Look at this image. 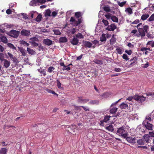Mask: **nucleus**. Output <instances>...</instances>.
<instances>
[{"mask_svg":"<svg viewBox=\"0 0 154 154\" xmlns=\"http://www.w3.org/2000/svg\"><path fill=\"white\" fill-rule=\"evenodd\" d=\"M116 51L117 53L119 54H122L123 52V51L119 48H117L116 49Z\"/></svg>","mask_w":154,"mask_h":154,"instance_id":"a18cd8bd","label":"nucleus"},{"mask_svg":"<svg viewBox=\"0 0 154 154\" xmlns=\"http://www.w3.org/2000/svg\"><path fill=\"white\" fill-rule=\"evenodd\" d=\"M0 39L1 42H4L5 43H6L7 42V39L4 36H2L0 37Z\"/></svg>","mask_w":154,"mask_h":154,"instance_id":"7c9ffc66","label":"nucleus"},{"mask_svg":"<svg viewBox=\"0 0 154 154\" xmlns=\"http://www.w3.org/2000/svg\"><path fill=\"white\" fill-rule=\"evenodd\" d=\"M111 19L114 22L118 23V18L116 16H112L111 17Z\"/></svg>","mask_w":154,"mask_h":154,"instance_id":"473e14b6","label":"nucleus"},{"mask_svg":"<svg viewBox=\"0 0 154 154\" xmlns=\"http://www.w3.org/2000/svg\"><path fill=\"white\" fill-rule=\"evenodd\" d=\"M84 46L85 48H91L92 45V44L89 41H85L83 42Z\"/></svg>","mask_w":154,"mask_h":154,"instance_id":"dca6fc26","label":"nucleus"},{"mask_svg":"<svg viewBox=\"0 0 154 154\" xmlns=\"http://www.w3.org/2000/svg\"><path fill=\"white\" fill-rule=\"evenodd\" d=\"M111 14L110 13H109L108 14H105V16L106 17V19L107 20L109 19H111Z\"/></svg>","mask_w":154,"mask_h":154,"instance_id":"6e6d98bb","label":"nucleus"},{"mask_svg":"<svg viewBox=\"0 0 154 154\" xmlns=\"http://www.w3.org/2000/svg\"><path fill=\"white\" fill-rule=\"evenodd\" d=\"M140 21L138 19H137L132 23V24H137L139 23Z\"/></svg>","mask_w":154,"mask_h":154,"instance_id":"e2e57ef3","label":"nucleus"},{"mask_svg":"<svg viewBox=\"0 0 154 154\" xmlns=\"http://www.w3.org/2000/svg\"><path fill=\"white\" fill-rule=\"evenodd\" d=\"M133 99L140 103L146 100V97L143 95H135L134 96Z\"/></svg>","mask_w":154,"mask_h":154,"instance_id":"f03ea898","label":"nucleus"},{"mask_svg":"<svg viewBox=\"0 0 154 154\" xmlns=\"http://www.w3.org/2000/svg\"><path fill=\"white\" fill-rule=\"evenodd\" d=\"M117 133L121 135L122 137L126 138L128 136V132L127 131L125 126H123L118 128L117 131Z\"/></svg>","mask_w":154,"mask_h":154,"instance_id":"f257e3e1","label":"nucleus"},{"mask_svg":"<svg viewBox=\"0 0 154 154\" xmlns=\"http://www.w3.org/2000/svg\"><path fill=\"white\" fill-rule=\"evenodd\" d=\"M7 151L5 148H2L0 150V154H6Z\"/></svg>","mask_w":154,"mask_h":154,"instance_id":"bb28decb","label":"nucleus"},{"mask_svg":"<svg viewBox=\"0 0 154 154\" xmlns=\"http://www.w3.org/2000/svg\"><path fill=\"white\" fill-rule=\"evenodd\" d=\"M54 32L56 35H60L61 33L60 31L57 30H54Z\"/></svg>","mask_w":154,"mask_h":154,"instance_id":"5fc2aeb1","label":"nucleus"},{"mask_svg":"<svg viewBox=\"0 0 154 154\" xmlns=\"http://www.w3.org/2000/svg\"><path fill=\"white\" fill-rule=\"evenodd\" d=\"M125 11L130 14L133 13L132 9L130 7L127 8L125 10Z\"/></svg>","mask_w":154,"mask_h":154,"instance_id":"2f4dec72","label":"nucleus"},{"mask_svg":"<svg viewBox=\"0 0 154 154\" xmlns=\"http://www.w3.org/2000/svg\"><path fill=\"white\" fill-rule=\"evenodd\" d=\"M100 40L102 42L106 41V39L105 36V34H103L102 35V36L100 38Z\"/></svg>","mask_w":154,"mask_h":154,"instance_id":"72a5a7b5","label":"nucleus"},{"mask_svg":"<svg viewBox=\"0 0 154 154\" xmlns=\"http://www.w3.org/2000/svg\"><path fill=\"white\" fill-rule=\"evenodd\" d=\"M78 102L79 103H82L85 104L89 101V99H83L82 97H78Z\"/></svg>","mask_w":154,"mask_h":154,"instance_id":"423d86ee","label":"nucleus"},{"mask_svg":"<svg viewBox=\"0 0 154 154\" xmlns=\"http://www.w3.org/2000/svg\"><path fill=\"white\" fill-rule=\"evenodd\" d=\"M122 58L123 59L127 61L129 60V58H128V57L126 54H124L122 55Z\"/></svg>","mask_w":154,"mask_h":154,"instance_id":"8fccbe9b","label":"nucleus"},{"mask_svg":"<svg viewBox=\"0 0 154 154\" xmlns=\"http://www.w3.org/2000/svg\"><path fill=\"white\" fill-rule=\"evenodd\" d=\"M122 70V69L119 68H115L114 71L115 72H120Z\"/></svg>","mask_w":154,"mask_h":154,"instance_id":"bf43d9fd","label":"nucleus"},{"mask_svg":"<svg viewBox=\"0 0 154 154\" xmlns=\"http://www.w3.org/2000/svg\"><path fill=\"white\" fill-rule=\"evenodd\" d=\"M118 108H113L111 109L110 110V112L111 113H115L117 110Z\"/></svg>","mask_w":154,"mask_h":154,"instance_id":"4c0bfd02","label":"nucleus"},{"mask_svg":"<svg viewBox=\"0 0 154 154\" xmlns=\"http://www.w3.org/2000/svg\"><path fill=\"white\" fill-rule=\"evenodd\" d=\"M138 31L139 35L141 37H143L145 36V32L143 28H139Z\"/></svg>","mask_w":154,"mask_h":154,"instance_id":"f3484780","label":"nucleus"},{"mask_svg":"<svg viewBox=\"0 0 154 154\" xmlns=\"http://www.w3.org/2000/svg\"><path fill=\"white\" fill-rule=\"evenodd\" d=\"M146 95L148 96H151L153 98H154V93L149 92L147 93H146Z\"/></svg>","mask_w":154,"mask_h":154,"instance_id":"4d7b16f0","label":"nucleus"},{"mask_svg":"<svg viewBox=\"0 0 154 154\" xmlns=\"http://www.w3.org/2000/svg\"><path fill=\"white\" fill-rule=\"evenodd\" d=\"M71 44L74 45H76L79 43V40L77 38L74 37L72 40L71 41Z\"/></svg>","mask_w":154,"mask_h":154,"instance_id":"aec40b11","label":"nucleus"},{"mask_svg":"<svg viewBox=\"0 0 154 154\" xmlns=\"http://www.w3.org/2000/svg\"><path fill=\"white\" fill-rule=\"evenodd\" d=\"M55 69V68L53 66H50L48 68L47 70V71L48 72L51 73Z\"/></svg>","mask_w":154,"mask_h":154,"instance_id":"ea45409f","label":"nucleus"},{"mask_svg":"<svg viewBox=\"0 0 154 154\" xmlns=\"http://www.w3.org/2000/svg\"><path fill=\"white\" fill-rule=\"evenodd\" d=\"M102 22L106 26H107L109 24L108 21L106 20L103 19L102 20Z\"/></svg>","mask_w":154,"mask_h":154,"instance_id":"864d4df0","label":"nucleus"},{"mask_svg":"<svg viewBox=\"0 0 154 154\" xmlns=\"http://www.w3.org/2000/svg\"><path fill=\"white\" fill-rule=\"evenodd\" d=\"M94 62L98 64H102L103 63L102 61L101 60H94Z\"/></svg>","mask_w":154,"mask_h":154,"instance_id":"58836bf2","label":"nucleus"},{"mask_svg":"<svg viewBox=\"0 0 154 154\" xmlns=\"http://www.w3.org/2000/svg\"><path fill=\"white\" fill-rule=\"evenodd\" d=\"M81 106H74V108H75V109L77 111H80L81 110V109H80Z\"/></svg>","mask_w":154,"mask_h":154,"instance_id":"052dcab7","label":"nucleus"},{"mask_svg":"<svg viewBox=\"0 0 154 154\" xmlns=\"http://www.w3.org/2000/svg\"><path fill=\"white\" fill-rule=\"evenodd\" d=\"M110 117V116H106L104 117L103 120L100 121L101 125H102L103 122H106L109 119V118Z\"/></svg>","mask_w":154,"mask_h":154,"instance_id":"a211bd4d","label":"nucleus"},{"mask_svg":"<svg viewBox=\"0 0 154 154\" xmlns=\"http://www.w3.org/2000/svg\"><path fill=\"white\" fill-rule=\"evenodd\" d=\"M137 57H135L132 59L130 60V61H131L133 60V61L131 62L129 65V67H131L132 66L136 65L137 64Z\"/></svg>","mask_w":154,"mask_h":154,"instance_id":"f8f14e48","label":"nucleus"},{"mask_svg":"<svg viewBox=\"0 0 154 154\" xmlns=\"http://www.w3.org/2000/svg\"><path fill=\"white\" fill-rule=\"evenodd\" d=\"M147 50H149V51H152V50L149 48L141 47L140 48V51L143 52L145 55L148 54L149 53V52Z\"/></svg>","mask_w":154,"mask_h":154,"instance_id":"9d476101","label":"nucleus"},{"mask_svg":"<svg viewBox=\"0 0 154 154\" xmlns=\"http://www.w3.org/2000/svg\"><path fill=\"white\" fill-rule=\"evenodd\" d=\"M0 60L2 61H3L5 60L4 59V54L2 53H0Z\"/></svg>","mask_w":154,"mask_h":154,"instance_id":"603ef678","label":"nucleus"},{"mask_svg":"<svg viewBox=\"0 0 154 154\" xmlns=\"http://www.w3.org/2000/svg\"><path fill=\"white\" fill-rule=\"evenodd\" d=\"M150 137L152 138V137H154V133L152 132H149V134H148Z\"/></svg>","mask_w":154,"mask_h":154,"instance_id":"338daca9","label":"nucleus"},{"mask_svg":"<svg viewBox=\"0 0 154 154\" xmlns=\"http://www.w3.org/2000/svg\"><path fill=\"white\" fill-rule=\"evenodd\" d=\"M27 50L29 54L32 55L34 54L35 52L34 51L30 49L29 48H27Z\"/></svg>","mask_w":154,"mask_h":154,"instance_id":"c9c22d12","label":"nucleus"},{"mask_svg":"<svg viewBox=\"0 0 154 154\" xmlns=\"http://www.w3.org/2000/svg\"><path fill=\"white\" fill-rule=\"evenodd\" d=\"M6 13L8 14H11L12 11L10 9H8L6 10Z\"/></svg>","mask_w":154,"mask_h":154,"instance_id":"774afa93","label":"nucleus"},{"mask_svg":"<svg viewBox=\"0 0 154 154\" xmlns=\"http://www.w3.org/2000/svg\"><path fill=\"white\" fill-rule=\"evenodd\" d=\"M76 32V29L75 28H73L72 29L70 32L72 34H74Z\"/></svg>","mask_w":154,"mask_h":154,"instance_id":"69168bd1","label":"nucleus"},{"mask_svg":"<svg viewBox=\"0 0 154 154\" xmlns=\"http://www.w3.org/2000/svg\"><path fill=\"white\" fill-rule=\"evenodd\" d=\"M114 35H113L112 37V38L110 40V44L111 45H113L115 43L116 39V38L114 37Z\"/></svg>","mask_w":154,"mask_h":154,"instance_id":"393cba45","label":"nucleus"},{"mask_svg":"<svg viewBox=\"0 0 154 154\" xmlns=\"http://www.w3.org/2000/svg\"><path fill=\"white\" fill-rule=\"evenodd\" d=\"M57 83V87L58 88L61 89L63 88V87H61V84L60 82V81L58 80L57 79L56 81Z\"/></svg>","mask_w":154,"mask_h":154,"instance_id":"37998d69","label":"nucleus"},{"mask_svg":"<svg viewBox=\"0 0 154 154\" xmlns=\"http://www.w3.org/2000/svg\"><path fill=\"white\" fill-rule=\"evenodd\" d=\"M8 54L11 60L13 61L14 63L16 64L18 63L19 61L17 59L16 57L14 56L12 54L8 52Z\"/></svg>","mask_w":154,"mask_h":154,"instance_id":"0eeeda50","label":"nucleus"},{"mask_svg":"<svg viewBox=\"0 0 154 154\" xmlns=\"http://www.w3.org/2000/svg\"><path fill=\"white\" fill-rule=\"evenodd\" d=\"M143 141L146 143H149L151 141L152 139L148 134H145L143 137Z\"/></svg>","mask_w":154,"mask_h":154,"instance_id":"6e6552de","label":"nucleus"},{"mask_svg":"<svg viewBox=\"0 0 154 154\" xmlns=\"http://www.w3.org/2000/svg\"><path fill=\"white\" fill-rule=\"evenodd\" d=\"M19 50L21 53L22 55L23 56H25L26 55V51L22 48L18 47Z\"/></svg>","mask_w":154,"mask_h":154,"instance_id":"5701e85b","label":"nucleus"},{"mask_svg":"<svg viewBox=\"0 0 154 154\" xmlns=\"http://www.w3.org/2000/svg\"><path fill=\"white\" fill-rule=\"evenodd\" d=\"M4 66L6 68H7L10 65V62L6 60H4Z\"/></svg>","mask_w":154,"mask_h":154,"instance_id":"b1692460","label":"nucleus"},{"mask_svg":"<svg viewBox=\"0 0 154 154\" xmlns=\"http://www.w3.org/2000/svg\"><path fill=\"white\" fill-rule=\"evenodd\" d=\"M42 18V15L40 14H39L37 16L36 18L35 19V21L39 22L41 21Z\"/></svg>","mask_w":154,"mask_h":154,"instance_id":"c756f323","label":"nucleus"},{"mask_svg":"<svg viewBox=\"0 0 154 154\" xmlns=\"http://www.w3.org/2000/svg\"><path fill=\"white\" fill-rule=\"evenodd\" d=\"M126 1H125L124 2H118V4L119 6L120 7H122L124 5H125L126 4Z\"/></svg>","mask_w":154,"mask_h":154,"instance_id":"3c124183","label":"nucleus"},{"mask_svg":"<svg viewBox=\"0 0 154 154\" xmlns=\"http://www.w3.org/2000/svg\"><path fill=\"white\" fill-rule=\"evenodd\" d=\"M21 34L22 35L29 36L30 34L31 33L29 30L23 29L21 32Z\"/></svg>","mask_w":154,"mask_h":154,"instance_id":"9b49d317","label":"nucleus"},{"mask_svg":"<svg viewBox=\"0 0 154 154\" xmlns=\"http://www.w3.org/2000/svg\"><path fill=\"white\" fill-rule=\"evenodd\" d=\"M30 42L31 43V45H32L34 46H37L38 45V44L36 43L35 42Z\"/></svg>","mask_w":154,"mask_h":154,"instance_id":"13d9d810","label":"nucleus"},{"mask_svg":"<svg viewBox=\"0 0 154 154\" xmlns=\"http://www.w3.org/2000/svg\"><path fill=\"white\" fill-rule=\"evenodd\" d=\"M51 11L50 10L48 9L46 10L45 14V16H51Z\"/></svg>","mask_w":154,"mask_h":154,"instance_id":"de8ad7c7","label":"nucleus"},{"mask_svg":"<svg viewBox=\"0 0 154 154\" xmlns=\"http://www.w3.org/2000/svg\"><path fill=\"white\" fill-rule=\"evenodd\" d=\"M127 141L129 143L134 144L136 143V138L135 137H126L125 138Z\"/></svg>","mask_w":154,"mask_h":154,"instance_id":"39448f33","label":"nucleus"},{"mask_svg":"<svg viewBox=\"0 0 154 154\" xmlns=\"http://www.w3.org/2000/svg\"><path fill=\"white\" fill-rule=\"evenodd\" d=\"M43 43L48 46H50L52 44V41L49 39H44L43 40Z\"/></svg>","mask_w":154,"mask_h":154,"instance_id":"ddd939ff","label":"nucleus"},{"mask_svg":"<svg viewBox=\"0 0 154 154\" xmlns=\"http://www.w3.org/2000/svg\"><path fill=\"white\" fill-rule=\"evenodd\" d=\"M143 124L145 126L147 129L150 130H151L152 129L153 125L150 123H149L148 122H147L146 124Z\"/></svg>","mask_w":154,"mask_h":154,"instance_id":"4468645a","label":"nucleus"},{"mask_svg":"<svg viewBox=\"0 0 154 154\" xmlns=\"http://www.w3.org/2000/svg\"><path fill=\"white\" fill-rule=\"evenodd\" d=\"M20 32L15 30H12L9 32V35L12 37L17 38L19 35Z\"/></svg>","mask_w":154,"mask_h":154,"instance_id":"20e7f679","label":"nucleus"},{"mask_svg":"<svg viewBox=\"0 0 154 154\" xmlns=\"http://www.w3.org/2000/svg\"><path fill=\"white\" fill-rule=\"evenodd\" d=\"M75 16L76 18L77 19H82V13L80 12H77L75 13Z\"/></svg>","mask_w":154,"mask_h":154,"instance_id":"6ab92c4d","label":"nucleus"},{"mask_svg":"<svg viewBox=\"0 0 154 154\" xmlns=\"http://www.w3.org/2000/svg\"><path fill=\"white\" fill-rule=\"evenodd\" d=\"M106 129L111 132L113 131L114 128L112 125H110L106 128Z\"/></svg>","mask_w":154,"mask_h":154,"instance_id":"f704fd0d","label":"nucleus"},{"mask_svg":"<svg viewBox=\"0 0 154 154\" xmlns=\"http://www.w3.org/2000/svg\"><path fill=\"white\" fill-rule=\"evenodd\" d=\"M45 0H32L31 2L34 5L38 3L42 4L45 3Z\"/></svg>","mask_w":154,"mask_h":154,"instance_id":"2eb2a0df","label":"nucleus"},{"mask_svg":"<svg viewBox=\"0 0 154 154\" xmlns=\"http://www.w3.org/2000/svg\"><path fill=\"white\" fill-rule=\"evenodd\" d=\"M143 29L145 32L147 33L149 29V27L148 25H145L143 26Z\"/></svg>","mask_w":154,"mask_h":154,"instance_id":"79ce46f5","label":"nucleus"},{"mask_svg":"<svg viewBox=\"0 0 154 154\" xmlns=\"http://www.w3.org/2000/svg\"><path fill=\"white\" fill-rule=\"evenodd\" d=\"M30 42H35V41H38V39L37 38L35 37L31 38L30 39Z\"/></svg>","mask_w":154,"mask_h":154,"instance_id":"49530a36","label":"nucleus"},{"mask_svg":"<svg viewBox=\"0 0 154 154\" xmlns=\"http://www.w3.org/2000/svg\"><path fill=\"white\" fill-rule=\"evenodd\" d=\"M149 14H143L141 17V20H146L148 17H149Z\"/></svg>","mask_w":154,"mask_h":154,"instance_id":"cd10ccee","label":"nucleus"},{"mask_svg":"<svg viewBox=\"0 0 154 154\" xmlns=\"http://www.w3.org/2000/svg\"><path fill=\"white\" fill-rule=\"evenodd\" d=\"M68 40L65 37H62L60 38L59 41L60 43H65L67 42Z\"/></svg>","mask_w":154,"mask_h":154,"instance_id":"412c9836","label":"nucleus"},{"mask_svg":"<svg viewBox=\"0 0 154 154\" xmlns=\"http://www.w3.org/2000/svg\"><path fill=\"white\" fill-rule=\"evenodd\" d=\"M8 45L9 48H11L13 50H16V48L12 44L10 43H8Z\"/></svg>","mask_w":154,"mask_h":154,"instance_id":"a19ab883","label":"nucleus"},{"mask_svg":"<svg viewBox=\"0 0 154 154\" xmlns=\"http://www.w3.org/2000/svg\"><path fill=\"white\" fill-rule=\"evenodd\" d=\"M103 10L106 12H109L111 11L110 7L109 6H105L103 7Z\"/></svg>","mask_w":154,"mask_h":154,"instance_id":"c85d7f7f","label":"nucleus"},{"mask_svg":"<svg viewBox=\"0 0 154 154\" xmlns=\"http://www.w3.org/2000/svg\"><path fill=\"white\" fill-rule=\"evenodd\" d=\"M137 143L138 145H142L144 144V142L143 140L142 139L137 140Z\"/></svg>","mask_w":154,"mask_h":154,"instance_id":"e433bc0d","label":"nucleus"},{"mask_svg":"<svg viewBox=\"0 0 154 154\" xmlns=\"http://www.w3.org/2000/svg\"><path fill=\"white\" fill-rule=\"evenodd\" d=\"M149 66V63L148 62H147L145 64H143L142 67L144 68H147Z\"/></svg>","mask_w":154,"mask_h":154,"instance_id":"680f3d73","label":"nucleus"},{"mask_svg":"<svg viewBox=\"0 0 154 154\" xmlns=\"http://www.w3.org/2000/svg\"><path fill=\"white\" fill-rule=\"evenodd\" d=\"M76 36L77 38H78L80 39H81L83 38V35L81 33H79L77 34L76 35Z\"/></svg>","mask_w":154,"mask_h":154,"instance_id":"09e8293b","label":"nucleus"},{"mask_svg":"<svg viewBox=\"0 0 154 154\" xmlns=\"http://www.w3.org/2000/svg\"><path fill=\"white\" fill-rule=\"evenodd\" d=\"M148 20L149 22H152L154 21V14L151 15Z\"/></svg>","mask_w":154,"mask_h":154,"instance_id":"c03bdc74","label":"nucleus"},{"mask_svg":"<svg viewBox=\"0 0 154 154\" xmlns=\"http://www.w3.org/2000/svg\"><path fill=\"white\" fill-rule=\"evenodd\" d=\"M151 120V116H146V118L145 120L143 122V124H146L147 122H148L149 121H150Z\"/></svg>","mask_w":154,"mask_h":154,"instance_id":"a878e982","label":"nucleus"},{"mask_svg":"<svg viewBox=\"0 0 154 154\" xmlns=\"http://www.w3.org/2000/svg\"><path fill=\"white\" fill-rule=\"evenodd\" d=\"M125 52L129 55H130L132 53V51L131 50H125Z\"/></svg>","mask_w":154,"mask_h":154,"instance_id":"0e129e2a","label":"nucleus"},{"mask_svg":"<svg viewBox=\"0 0 154 154\" xmlns=\"http://www.w3.org/2000/svg\"><path fill=\"white\" fill-rule=\"evenodd\" d=\"M70 22H72V24L74 26H78L79 24L82 22V19H78V20H76L74 18L71 17L70 19Z\"/></svg>","mask_w":154,"mask_h":154,"instance_id":"7ed1b4c3","label":"nucleus"},{"mask_svg":"<svg viewBox=\"0 0 154 154\" xmlns=\"http://www.w3.org/2000/svg\"><path fill=\"white\" fill-rule=\"evenodd\" d=\"M120 107L121 109H125L128 108V106L127 103H123L120 105Z\"/></svg>","mask_w":154,"mask_h":154,"instance_id":"4be33fe9","label":"nucleus"},{"mask_svg":"<svg viewBox=\"0 0 154 154\" xmlns=\"http://www.w3.org/2000/svg\"><path fill=\"white\" fill-rule=\"evenodd\" d=\"M116 28V26L115 25V24L112 23L108 25V27L106 28V29L108 31H113Z\"/></svg>","mask_w":154,"mask_h":154,"instance_id":"1a4fd4ad","label":"nucleus"}]
</instances>
